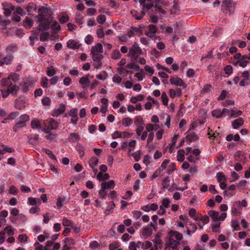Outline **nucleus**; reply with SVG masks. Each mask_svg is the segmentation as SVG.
<instances>
[{
    "label": "nucleus",
    "instance_id": "f257e3e1",
    "mask_svg": "<svg viewBox=\"0 0 250 250\" xmlns=\"http://www.w3.org/2000/svg\"><path fill=\"white\" fill-rule=\"evenodd\" d=\"M39 14L36 17L37 21L40 22L38 26L40 31L46 30L49 28L51 24V28L55 33L61 30V26L56 21L53 20L51 12L48 8L44 6H41L38 9Z\"/></svg>",
    "mask_w": 250,
    "mask_h": 250
},
{
    "label": "nucleus",
    "instance_id": "f03ea898",
    "mask_svg": "<svg viewBox=\"0 0 250 250\" xmlns=\"http://www.w3.org/2000/svg\"><path fill=\"white\" fill-rule=\"evenodd\" d=\"M168 235V241L166 242L165 246H168L173 250H177L180 244V241L183 238L182 234L178 231L171 230L169 232Z\"/></svg>",
    "mask_w": 250,
    "mask_h": 250
},
{
    "label": "nucleus",
    "instance_id": "7ed1b4c3",
    "mask_svg": "<svg viewBox=\"0 0 250 250\" xmlns=\"http://www.w3.org/2000/svg\"><path fill=\"white\" fill-rule=\"evenodd\" d=\"M103 49L101 43H98L95 45L93 46L91 49L93 61L102 60L103 58Z\"/></svg>",
    "mask_w": 250,
    "mask_h": 250
},
{
    "label": "nucleus",
    "instance_id": "20e7f679",
    "mask_svg": "<svg viewBox=\"0 0 250 250\" xmlns=\"http://www.w3.org/2000/svg\"><path fill=\"white\" fill-rule=\"evenodd\" d=\"M142 54V50L139 46L138 44L135 42L133 45L129 49L128 56L131 57V61H136L139 55Z\"/></svg>",
    "mask_w": 250,
    "mask_h": 250
},
{
    "label": "nucleus",
    "instance_id": "39448f33",
    "mask_svg": "<svg viewBox=\"0 0 250 250\" xmlns=\"http://www.w3.org/2000/svg\"><path fill=\"white\" fill-rule=\"evenodd\" d=\"M46 122L48 125H45L42 129L45 133H48L51 130L56 129L59 126V123L53 118L46 120Z\"/></svg>",
    "mask_w": 250,
    "mask_h": 250
},
{
    "label": "nucleus",
    "instance_id": "423d86ee",
    "mask_svg": "<svg viewBox=\"0 0 250 250\" xmlns=\"http://www.w3.org/2000/svg\"><path fill=\"white\" fill-rule=\"evenodd\" d=\"M147 30L145 32V34L150 38L155 39H159V37L156 36L154 34L157 32V28L156 25L150 24L147 27Z\"/></svg>",
    "mask_w": 250,
    "mask_h": 250
},
{
    "label": "nucleus",
    "instance_id": "0eeeda50",
    "mask_svg": "<svg viewBox=\"0 0 250 250\" xmlns=\"http://www.w3.org/2000/svg\"><path fill=\"white\" fill-rule=\"evenodd\" d=\"M61 245L59 243H54L52 241H47L46 245L44 247V250H57L60 248Z\"/></svg>",
    "mask_w": 250,
    "mask_h": 250
},
{
    "label": "nucleus",
    "instance_id": "6e6552de",
    "mask_svg": "<svg viewBox=\"0 0 250 250\" xmlns=\"http://www.w3.org/2000/svg\"><path fill=\"white\" fill-rule=\"evenodd\" d=\"M235 5L236 2L231 0H224L222 2V6L225 7L230 13L234 11Z\"/></svg>",
    "mask_w": 250,
    "mask_h": 250
},
{
    "label": "nucleus",
    "instance_id": "1a4fd4ad",
    "mask_svg": "<svg viewBox=\"0 0 250 250\" xmlns=\"http://www.w3.org/2000/svg\"><path fill=\"white\" fill-rule=\"evenodd\" d=\"M3 10H4L3 14L6 17L10 16L12 11L14 9V6L11 3H2Z\"/></svg>",
    "mask_w": 250,
    "mask_h": 250
},
{
    "label": "nucleus",
    "instance_id": "9d476101",
    "mask_svg": "<svg viewBox=\"0 0 250 250\" xmlns=\"http://www.w3.org/2000/svg\"><path fill=\"white\" fill-rule=\"evenodd\" d=\"M77 115L78 109L76 108L71 109L69 112V116L72 117L71 120V123L74 125H76L77 123L78 120Z\"/></svg>",
    "mask_w": 250,
    "mask_h": 250
},
{
    "label": "nucleus",
    "instance_id": "9b49d317",
    "mask_svg": "<svg viewBox=\"0 0 250 250\" xmlns=\"http://www.w3.org/2000/svg\"><path fill=\"white\" fill-rule=\"evenodd\" d=\"M154 2H149V3H147V4H145V3L143 5H142L143 6V10H149L151 9L154 5ZM141 16H134L135 17V19L137 20H141L142 19L143 17L146 14L145 12L144 11H141Z\"/></svg>",
    "mask_w": 250,
    "mask_h": 250
},
{
    "label": "nucleus",
    "instance_id": "f8f14e48",
    "mask_svg": "<svg viewBox=\"0 0 250 250\" xmlns=\"http://www.w3.org/2000/svg\"><path fill=\"white\" fill-rule=\"evenodd\" d=\"M170 83L172 84L180 86H182L185 84L184 82L181 78L172 76L170 77Z\"/></svg>",
    "mask_w": 250,
    "mask_h": 250
},
{
    "label": "nucleus",
    "instance_id": "ddd939ff",
    "mask_svg": "<svg viewBox=\"0 0 250 250\" xmlns=\"http://www.w3.org/2000/svg\"><path fill=\"white\" fill-rule=\"evenodd\" d=\"M67 46L69 48L76 49L79 48L81 44L75 40H69L67 42Z\"/></svg>",
    "mask_w": 250,
    "mask_h": 250
},
{
    "label": "nucleus",
    "instance_id": "4468645a",
    "mask_svg": "<svg viewBox=\"0 0 250 250\" xmlns=\"http://www.w3.org/2000/svg\"><path fill=\"white\" fill-rule=\"evenodd\" d=\"M26 10L28 15H33V13L37 10L36 5L33 2H30L26 6Z\"/></svg>",
    "mask_w": 250,
    "mask_h": 250
},
{
    "label": "nucleus",
    "instance_id": "2eb2a0df",
    "mask_svg": "<svg viewBox=\"0 0 250 250\" xmlns=\"http://www.w3.org/2000/svg\"><path fill=\"white\" fill-rule=\"evenodd\" d=\"M65 110V105L63 104H60V106L58 109L54 110L52 114L53 116H58L60 114L63 113Z\"/></svg>",
    "mask_w": 250,
    "mask_h": 250
},
{
    "label": "nucleus",
    "instance_id": "dca6fc26",
    "mask_svg": "<svg viewBox=\"0 0 250 250\" xmlns=\"http://www.w3.org/2000/svg\"><path fill=\"white\" fill-rule=\"evenodd\" d=\"M244 124V120L242 118H239L234 120L232 123V125L234 129H238Z\"/></svg>",
    "mask_w": 250,
    "mask_h": 250
},
{
    "label": "nucleus",
    "instance_id": "f3484780",
    "mask_svg": "<svg viewBox=\"0 0 250 250\" xmlns=\"http://www.w3.org/2000/svg\"><path fill=\"white\" fill-rule=\"evenodd\" d=\"M221 223L218 221H213L211 224L212 228V231L214 232H220V226Z\"/></svg>",
    "mask_w": 250,
    "mask_h": 250
},
{
    "label": "nucleus",
    "instance_id": "a211bd4d",
    "mask_svg": "<svg viewBox=\"0 0 250 250\" xmlns=\"http://www.w3.org/2000/svg\"><path fill=\"white\" fill-rule=\"evenodd\" d=\"M208 215L213 219V221H218L219 213L215 210H210L208 212Z\"/></svg>",
    "mask_w": 250,
    "mask_h": 250
},
{
    "label": "nucleus",
    "instance_id": "6ab92c4d",
    "mask_svg": "<svg viewBox=\"0 0 250 250\" xmlns=\"http://www.w3.org/2000/svg\"><path fill=\"white\" fill-rule=\"evenodd\" d=\"M248 62H249L246 58V55H244L241 59L237 61V63L239 64L240 66L245 67L247 66Z\"/></svg>",
    "mask_w": 250,
    "mask_h": 250
},
{
    "label": "nucleus",
    "instance_id": "aec40b11",
    "mask_svg": "<svg viewBox=\"0 0 250 250\" xmlns=\"http://www.w3.org/2000/svg\"><path fill=\"white\" fill-rule=\"evenodd\" d=\"M33 23V20L26 17L23 21V25L26 28L29 29L32 26Z\"/></svg>",
    "mask_w": 250,
    "mask_h": 250
},
{
    "label": "nucleus",
    "instance_id": "412c9836",
    "mask_svg": "<svg viewBox=\"0 0 250 250\" xmlns=\"http://www.w3.org/2000/svg\"><path fill=\"white\" fill-rule=\"evenodd\" d=\"M234 159L236 161H242L245 159L244 153L242 152H237L234 155Z\"/></svg>",
    "mask_w": 250,
    "mask_h": 250
},
{
    "label": "nucleus",
    "instance_id": "4be33fe9",
    "mask_svg": "<svg viewBox=\"0 0 250 250\" xmlns=\"http://www.w3.org/2000/svg\"><path fill=\"white\" fill-rule=\"evenodd\" d=\"M28 203L30 205H40L41 204L40 199L32 197L28 198Z\"/></svg>",
    "mask_w": 250,
    "mask_h": 250
},
{
    "label": "nucleus",
    "instance_id": "5701e85b",
    "mask_svg": "<svg viewBox=\"0 0 250 250\" xmlns=\"http://www.w3.org/2000/svg\"><path fill=\"white\" fill-rule=\"evenodd\" d=\"M152 234V229L148 227H145L143 229L142 235L146 238L150 236Z\"/></svg>",
    "mask_w": 250,
    "mask_h": 250
},
{
    "label": "nucleus",
    "instance_id": "b1692460",
    "mask_svg": "<svg viewBox=\"0 0 250 250\" xmlns=\"http://www.w3.org/2000/svg\"><path fill=\"white\" fill-rule=\"evenodd\" d=\"M14 59L13 55L12 54L7 55L5 57L2 59L3 62L4 64L7 65L9 64L13 61Z\"/></svg>",
    "mask_w": 250,
    "mask_h": 250
},
{
    "label": "nucleus",
    "instance_id": "393cba45",
    "mask_svg": "<svg viewBox=\"0 0 250 250\" xmlns=\"http://www.w3.org/2000/svg\"><path fill=\"white\" fill-rule=\"evenodd\" d=\"M1 84L2 86L7 87L8 88L12 86V82L9 77L4 78L1 81Z\"/></svg>",
    "mask_w": 250,
    "mask_h": 250
},
{
    "label": "nucleus",
    "instance_id": "a878e982",
    "mask_svg": "<svg viewBox=\"0 0 250 250\" xmlns=\"http://www.w3.org/2000/svg\"><path fill=\"white\" fill-rule=\"evenodd\" d=\"M185 150L183 149H179L178 151L177 160L179 162H182L185 159Z\"/></svg>",
    "mask_w": 250,
    "mask_h": 250
},
{
    "label": "nucleus",
    "instance_id": "bb28decb",
    "mask_svg": "<svg viewBox=\"0 0 250 250\" xmlns=\"http://www.w3.org/2000/svg\"><path fill=\"white\" fill-rule=\"evenodd\" d=\"M18 46L16 44L12 43L8 45L6 48V51L8 52H14L17 50Z\"/></svg>",
    "mask_w": 250,
    "mask_h": 250
},
{
    "label": "nucleus",
    "instance_id": "cd10ccee",
    "mask_svg": "<svg viewBox=\"0 0 250 250\" xmlns=\"http://www.w3.org/2000/svg\"><path fill=\"white\" fill-rule=\"evenodd\" d=\"M105 184H101V189L99 190V195L102 199H105L106 197V192H105Z\"/></svg>",
    "mask_w": 250,
    "mask_h": 250
},
{
    "label": "nucleus",
    "instance_id": "c85d7f7f",
    "mask_svg": "<svg viewBox=\"0 0 250 250\" xmlns=\"http://www.w3.org/2000/svg\"><path fill=\"white\" fill-rule=\"evenodd\" d=\"M80 138V136L78 133H72L70 134L69 140L72 142H75L78 141Z\"/></svg>",
    "mask_w": 250,
    "mask_h": 250
},
{
    "label": "nucleus",
    "instance_id": "c756f323",
    "mask_svg": "<svg viewBox=\"0 0 250 250\" xmlns=\"http://www.w3.org/2000/svg\"><path fill=\"white\" fill-rule=\"evenodd\" d=\"M9 91L10 92V93L13 96H16L17 94V92L20 89V87L19 86H18L17 85H13V86H11L10 87H9Z\"/></svg>",
    "mask_w": 250,
    "mask_h": 250
},
{
    "label": "nucleus",
    "instance_id": "7c9ffc66",
    "mask_svg": "<svg viewBox=\"0 0 250 250\" xmlns=\"http://www.w3.org/2000/svg\"><path fill=\"white\" fill-rule=\"evenodd\" d=\"M212 115L216 118L223 117V111L220 109H216L212 111Z\"/></svg>",
    "mask_w": 250,
    "mask_h": 250
},
{
    "label": "nucleus",
    "instance_id": "2f4dec72",
    "mask_svg": "<svg viewBox=\"0 0 250 250\" xmlns=\"http://www.w3.org/2000/svg\"><path fill=\"white\" fill-rule=\"evenodd\" d=\"M25 126V123H24L23 122L19 121L14 125V126L13 127V130H14V131L16 132L19 128L23 127Z\"/></svg>",
    "mask_w": 250,
    "mask_h": 250
},
{
    "label": "nucleus",
    "instance_id": "473e14b6",
    "mask_svg": "<svg viewBox=\"0 0 250 250\" xmlns=\"http://www.w3.org/2000/svg\"><path fill=\"white\" fill-rule=\"evenodd\" d=\"M79 83L82 85V87L84 88L85 87V84L86 83H89L90 81L88 80L87 76H86L82 77L80 79Z\"/></svg>",
    "mask_w": 250,
    "mask_h": 250
},
{
    "label": "nucleus",
    "instance_id": "72a5a7b5",
    "mask_svg": "<svg viewBox=\"0 0 250 250\" xmlns=\"http://www.w3.org/2000/svg\"><path fill=\"white\" fill-rule=\"evenodd\" d=\"M41 123L37 119H35L31 121V126L33 129H36L40 127Z\"/></svg>",
    "mask_w": 250,
    "mask_h": 250
},
{
    "label": "nucleus",
    "instance_id": "f704fd0d",
    "mask_svg": "<svg viewBox=\"0 0 250 250\" xmlns=\"http://www.w3.org/2000/svg\"><path fill=\"white\" fill-rule=\"evenodd\" d=\"M15 107L16 108L21 110L25 107V105L22 101L17 99L15 101Z\"/></svg>",
    "mask_w": 250,
    "mask_h": 250
},
{
    "label": "nucleus",
    "instance_id": "c9c22d12",
    "mask_svg": "<svg viewBox=\"0 0 250 250\" xmlns=\"http://www.w3.org/2000/svg\"><path fill=\"white\" fill-rule=\"evenodd\" d=\"M134 123L136 126L142 125L144 124L143 118L141 116H138L135 117L134 120Z\"/></svg>",
    "mask_w": 250,
    "mask_h": 250
},
{
    "label": "nucleus",
    "instance_id": "e433bc0d",
    "mask_svg": "<svg viewBox=\"0 0 250 250\" xmlns=\"http://www.w3.org/2000/svg\"><path fill=\"white\" fill-rule=\"evenodd\" d=\"M8 77L10 78V79L11 80H12V81L14 82V83H16L17 82H18L20 80V76L19 74H16L15 73H10L9 76H8Z\"/></svg>",
    "mask_w": 250,
    "mask_h": 250
},
{
    "label": "nucleus",
    "instance_id": "4c0bfd02",
    "mask_svg": "<svg viewBox=\"0 0 250 250\" xmlns=\"http://www.w3.org/2000/svg\"><path fill=\"white\" fill-rule=\"evenodd\" d=\"M133 123L132 120L129 118L126 117L123 119L122 121V124L125 126H128L130 125Z\"/></svg>",
    "mask_w": 250,
    "mask_h": 250
},
{
    "label": "nucleus",
    "instance_id": "58836bf2",
    "mask_svg": "<svg viewBox=\"0 0 250 250\" xmlns=\"http://www.w3.org/2000/svg\"><path fill=\"white\" fill-rule=\"evenodd\" d=\"M162 188L163 189L167 188L170 185V180L168 177H165L162 180Z\"/></svg>",
    "mask_w": 250,
    "mask_h": 250
},
{
    "label": "nucleus",
    "instance_id": "ea45409f",
    "mask_svg": "<svg viewBox=\"0 0 250 250\" xmlns=\"http://www.w3.org/2000/svg\"><path fill=\"white\" fill-rule=\"evenodd\" d=\"M102 184H105V188L112 189L115 187V182L113 180H110L107 182H104Z\"/></svg>",
    "mask_w": 250,
    "mask_h": 250
},
{
    "label": "nucleus",
    "instance_id": "a19ab883",
    "mask_svg": "<svg viewBox=\"0 0 250 250\" xmlns=\"http://www.w3.org/2000/svg\"><path fill=\"white\" fill-rule=\"evenodd\" d=\"M42 151L46 153L51 158L54 160L56 162H57V159L56 156L53 154L52 151L46 148H43Z\"/></svg>",
    "mask_w": 250,
    "mask_h": 250
},
{
    "label": "nucleus",
    "instance_id": "79ce46f5",
    "mask_svg": "<svg viewBox=\"0 0 250 250\" xmlns=\"http://www.w3.org/2000/svg\"><path fill=\"white\" fill-rule=\"evenodd\" d=\"M98 163V159L95 157H92L89 161V166L93 168L94 166H96Z\"/></svg>",
    "mask_w": 250,
    "mask_h": 250
},
{
    "label": "nucleus",
    "instance_id": "37998d69",
    "mask_svg": "<svg viewBox=\"0 0 250 250\" xmlns=\"http://www.w3.org/2000/svg\"><path fill=\"white\" fill-rule=\"evenodd\" d=\"M69 20V17L66 14H62L60 18H59V21L61 23H64L68 21Z\"/></svg>",
    "mask_w": 250,
    "mask_h": 250
},
{
    "label": "nucleus",
    "instance_id": "c03bdc74",
    "mask_svg": "<svg viewBox=\"0 0 250 250\" xmlns=\"http://www.w3.org/2000/svg\"><path fill=\"white\" fill-rule=\"evenodd\" d=\"M186 139L190 142L193 141L197 139V136L194 132L188 134L186 136Z\"/></svg>",
    "mask_w": 250,
    "mask_h": 250
},
{
    "label": "nucleus",
    "instance_id": "a18cd8bd",
    "mask_svg": "<svg viewBox=\"0 0 250 250\" xmlns=\"http://www.w3.org/2000/svg\"><path fill=\"white\" fill-rule=\"evenodd\" d=\"M217 181L219 183L226 181V178L222 172H218L216 174Z\"/></svg>",
    "mask_w": 250,
    "mask_h": 250
},
{
    "label": "nucleus",
    "instance_id": "49530a36",
    "mask_svg": "<svg viewBox=\"0 0 250 250\" xmlns=\"http://www.w3.org/2000/svg\"><path fill=\"white\" fill-rule=\"evenodd\" d=\"M161 99L163 104L165 105H167L168 102V98L166 92H163L161 95Z\"/></svg>",
    "mask_w": 250,
    "mask_h": 250
},
{
    "label": "nucleus",
    "instance_id": "de8ad7c7",
    "mask_svg": "<svg viewBox=\"0 0 250 250\" xmlns=\"http://www.w3.org/2000/svg\"><path fill=\"white\" fill-rule=\"evenodd\" d=\"M20 86L23 92H26L28 90V83L26 82H23L21 83Z\"/></svg>",
    "mask_w": 250,
    "mask_h": 250
},
{
    "label": "nucleus",
    "instance_id": "09e8293b",
    "mask_svg": "<svg viewBox=\"0 0 250 250\" xmlns=\"http://www.w3.org/2000/svg\"><path fill=\"white\" fill-rule=\"evenodd\" d=\"M56 73V71L53 66H50L47 68L46 74L49 77L53 76Z\"/></svg>",
    "mask_w": 250,
    "mask_h": 250
},
{
    "label": "nucleus",
    "instance_id": "8fccbe9b",
    "mask_svg": "<svg viewBox=\"0 0 250 250\" xmlns=\"http://www.w3.org/2000/svg\"><path fill=\"white\" fill-rule=\"evenodd\" d=\"M242 113V112L241 110H234L233 109H231V114L230 118H236L240 116Z\"/></svg>",
    "mask_w": 250,
    "mask_h": 250
},
{
    "label": "nucleus",
    "instance_id": "3c124183",
    "mask_svg": "<svg viewBox=\"0 0 250 250\" xmlns=\"http://www.w3.org/2000/svg\"><path fill=\"white\" fill-rule=\"evenodd\" d=\"M235 206H238L239 208L241 207H246L247 206V202L245 200H243L241 201H237L234 202Z\"/></svg>",
    "mask_w": 250,
    "mask_h": 250
},
{
    "label": "nucleus",
    "instance_id": "603ef678",
    "mask_svg": "<svg viewBox=\"0 0 250 250\" xmlns=\"http://www.w3.org/2000/svg\"><path fill=\"white\" fill-rule=\"evenodd\" d=\"M154 8L155 9V13H158L162 14H166V11L162 8L161 6L157 4H155Z\"/></svg>",
    "mask_w": 250,
    "mask_h": 250
},
{
    "label": "nucleus",
    "instance_id": "864d4df0",
    "mask_svg": "<svg viewBox=\"0 0 250 250\" xmlns=\"http://www.w3.org/2000/svg\"><path fill=\"white\" fill-rule=\"evenodd\" d=\"M83 17L80 13H77L76 15L75 20L77 23L82 24L84 23L83 21Z\"/></svg>",
    "mask_w": 250,
    "mask_h": 250
},
{
    "label": "nucleus",
    "instance_id": "5fc2aeb1",
    "mask_svg": "<svg viewBox=\"0 0 250 250\" xmlns=\"http://www.w3.org/2000/svg\"><path fill=\"white\" fill-rule=\"evenodd\" d=\"M121 56V54L118 50H115L113 51L111 57L113 59H119Z\"/></svg>",
    "mask_w": 250,
    "mask_h": 250
},
{
    "label": "nucleus",
    "instance_id": "6e6d98bb",
    "mask_svg": "<svg viewBox=\"0 0 250 250\" xmlns=\"http://www.w3.org/2000/svg\"><path fill=\"white\" fill-rule=\"evenodd\" d=\"M231 227L234 230H238L240 229L239 222L237 220H232L231 221Z\"/></svg>",
    "mask_w": 250,
    "mask_h": 250
},
{
    "label": "nucleus",
    "instance_id": "4d7b16f0",
    "mask_svg": "<svg viewBox=\"0 0 250 250\" xmlns=\"http://www.w3.org/2000/svg\"><path fill=\"white\" fill-rule=\"evenodd\" d=\"M156 244H161L162 243V240L161 239V234L158 233L155 236L154 239L152 240Z\"/></svg>",
    "mask_w": 250,
    "mask_h": 250
},
{
    "label": "nucleus",
    "instance_id": "13d9d810",
    "mask_svg": "<svg viewBox=\"0 0 250 250\" xmlns=\"http://www.w3.org/2000/svg\"><path fill=\"white\" fill-rule=\"evenodd\" d=\"M152 243L150 241H146L142 244V248L143 250H147L151 247Z\"/></svg>",
    "mask_w": 250,
    "mask_h": 250
},
{
    "label": "nucleus",
    "instance_id": "bf43d9fd",
    "mask_svg": "<svg viewBox=\"0 0 250 250\" xmlns=\"http://www.w3.org/2000/svg\"><path fill=\"white\" fill-rule=\"evenodd\" d=\"M175 169L176 168L175 164L171 163L168 166V169H167V173L168 174H171Z\"/></svg>",
    "mask_w": 250,
    "mask_h": 250
},
{
    "label": "nucleus",
    "instance_id": "052dcab7",
    "mask_svg": "<svg viewBox=\"0 0 250 250\" xmlns=\"http://www.w3.org/2000/svg\"><path fill=\"white\" fill-rule=\"evenodd\" d=\"M141 153V151L139 150L138 151L131 154V155L134 158L136 162L139 161V160L140 159Z\"/></svg>",
    "mask_w": 250,
    "mask_h": 250
},
{
    "label": "nucleus",
    "instance_id": "680f3d73",
    "mask_svg": "<svg viewBox=\"0 0 250 250\" xmlns=\"http://www.w3.org/2000/svg\"><path fill=\"white\" fill-rule=\"evenodd\" d=\"M19 115V112H13L10 113L7 118H6L5 119H10V120H13L15 118H16L17 117H18Z\"/></svg>",
    "mask_w": 250,
    "mask_h": 250
},
{
    "label": "nucleus",
    "instance_id": "e2e57ef3",
    "mask_svg": "<svg viewBox=\"0 0 250 250\" xmlns=\"http://www.w3.org/2000/svg\"><path fill=\"white\" fill-rule=\"evenodd\" d=\"M49 37V34L48 32H43L40 35V40L45 41L48 40Z\"/></svg>",
    "mask_w": 250,
    "mask_h": 250
},
{
    "label": "nucleus",
    "instance_id": "0e129e2a",
    "mask_svg": "<svg viewBox=\"0 0 250 250\" xmlns=\"http://www.w3.org/2000/svg\"><path fill=\"white\" fill-rule=\"evenodd\" d=\"M4 230L7 231V234L9 236H12L14 234V229H11L10 226H7L4 228Z\"/></svg>",
    "mask_w": 250,
    "mask_h": 250
},
{
    "label": "nucleus",
    "instance_id": "69168bd1",
    "mask_svg": "<svg viewBox=\"0 0 250 250\" xmlns=\"http://www.w3.org/2000/svg\"><path fill=\"white\" fill-rule=\"evenodd\" d=\"M106 20L104 15H101L98 16L97 18V22L100 24H103Z\"/></svg>",
    "mask_w": 250,
    "mask_h": 250
},
{
    "label": "nucleus",
    "instance_id": "338daca9",
    "mask_svg": "<svg viewBox=\"0 0 250 250\" xmlns=\"http://www.w3.org/2000/svg\"><path fill=\"white\" fill-rule=\"evenodd\" d=\"M224 71L227 75H230L232 73V67L231 65H227L225 67Z\"/></svg>",
    "mask_w": 250,
    "mask_h": 250
},
{
    "label": "nucleus",
    "instance_id": "774afa93",
    "mask_svg": "<svg viewBox=\"0 0 250 250\" xmlns=\"http://www.w3.org/2000/svg\"><path fill=\"white\" fill-rule=\"evenodd\" d=\"M28 237L26 234H21L18 237V240L20 242H26L27 241Z\"/></svg>",
    "mask_w": 250,
    "mask_h": 250
}]
</instances>
